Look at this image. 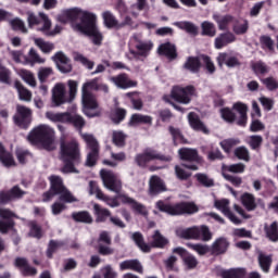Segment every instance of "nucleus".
Returning <instances> with one entry per match:
<instances>
[{
    "mask_svg": "<svg viewBox=\"0 0 278 278\" xmlns=\"http://www.w3.org/2000/svg\"><path fill=\"white\" fill-rule=\"evenodd\" d=\"M195 178L199 181V184H201L205 188H212V186H214V179L210 178L205 174H195Z\"/></svg>",
    "mask_w": 278,
    "mask_h": 278,
    "instance_id": "obj_64",
    "label": "nucleus"
},
{
    "mask_svg": "<svg viewBox=\"0 0 278 278\" xmlns=\"http://www.w3.org/2000/svg\"><path fill=\"white\" fill-rule=\"evenodd\" d=\"M232 30L238 36H242V34H247L249 31V21L247 20H239L232 27Z\"/></svg>",
    "mask_w": 278,
    "mask_h": 278,
    "instance_id": "obj_52",
    "label": "nucleus"
},
{
    "mask_svg": "<svg viewBox=\"0 0 278 278\" xmlns=\"http://www.w3.org/2000/svg\"><path fill=\"white\" fill-rule=\"evenodd\" d=\"M0 162L3 164L7 168H10V166H16V162L14 161V157L10 152H7L3 148V144L0 143Z\"/></svg>",
    "mask_w": 278,
    "mask_h": 278,
    "instance_id": "obj_35",
    "label": "nucleus"
},
{
    "mask_svg": "<svg viewBox=\"0 0 278 278\" xmlns=\"http://www.w3.org/2000/svg\"><path fill=\"white\" fill-rule=\"evenodd\" d=\"M45 62L46 60L42 59L34 48L29 50L27 60L28 64H31V66H34V64H45Z\"/></svg>",
    "mask_w": 278,
    "mask_h": 278,
    "instance_id": "obj_54",
    "label": "nucleus"
},
{
    "mask_svg": "<svg viewBox=\"0 0 278 278\" xmlns=\"http://www.w3.org/2000/svg\"><path fill=\"white\" fill-rule=\"evenodd\" d=\"M227 249H229V241L225 238H218L211 247L213 255H223V253H227Z\"/></svg>",
    "mask_w": 278,
    "mask_h": 278,
    "instance_id": "obj_26",
    "label": "nucleus"
},
{
    "mask_svg": "<svg viewBox=\"0 0 278 278\" xmlns=\"http://www.w3.org/2000/svg\"><path fill=\"white\" fill-rule=\"evenodd\" d=\"M214 206L216 210L222 212L224 216L230 219V223H233V225H242V220L233 215L231 212V208L229 207V200L228 199H222V200H215Z\"/></svg>",
    "mask_w": 278,
    "mask_h": 278,
    "instance_id": "obj_15",
    "label": "nucleus"
},
{
    "mask_svg": "<svg viewBox=\"0 0 278 278\" xmlns=\"http://www.w3.org/2000/svg\"><path fill=\"white\" fill-rule=\"evenodd\" d=\"M260 42L263 49H268V51H275V41L270 36H261Z\"/></svg>",
    "mask_w": 278,
    "mask_h": 278,
    "instance_id": "obj_63",
    "label": "nucleus"
},
{
    "mask_svg": "<svg viewBox=\"0 0 278 278\" xmlns=\"http://www.w3.org/2000/svg\"><path fill=\"white\" fill-rule=\"evenodd\" d=\"M72 218L76 223H92V215H90V213H88L87 211L74 212L72 213Z\"/></svg>",
    "mask_w": 278,
    "mask_h": 278,
    "instance_id": "obj_47",
    "label": "nucleus"
},
{
    "mask_svg": "<svg viewBox=\"0 0 278 278\" xmlns=\"http://www.w3.org/2000/svg\"><path fill=\"white\" fill-rule=\"evenodd\" d=\"M26 20L28 23V27H37V31H41L43 36H58L62 31V27L56 25L52 28L51 20L48 14L40 12L36 15L31 11L26 12Z\"/></svg>",
    "mask_w": 278,
    "mask_h": 278,
    "instance_id": "obj_7",
    "label": "nucleus"
},
{
    "mask_svg": "<svg viewBox=\"0 0 278 278\" xmlns=\"http://www.w3.org/2000/svg\"><path fill=\"white\" fill-rule=\"evenodd\" d=\"M168 131L174 140V144H187L188 141L184 138L181 130L179 128H175L173 126L168 127Z\"/></svg>",
    "mask_w": 278,
    "mask_h": 278,
    "instance_id": "obj_46",
    "label": "nucleus"
},
{
    "mask_svg": "<svg viewBox=\"0 0 278 278\" xmlns=\"http://www.w3.org/2000/svg\"><path fill=\"white\" fill-rule=\"evenodd\" d=\"M130 46L135 47L136 50L130 49L127 58L129 60H140V58H147L153 49V42L142 40L141 34H135L130 38Z\"/></svg>",
    "mask_w": 278,
    "mask_h": 278,
    "instance_id": "obj_9",
    "label": "nucleus"
},
{
    "mask_svg": "<svg viewBox=\"0 0 278 278\" xmlns=\"http://www.w3.org/2000/svg\"><path fill=\"white\" fill-rule=\"evenodd\" d=\"M217 62L219 66L226 64L228 68H236V66H240V61L237 56H233L229 53H219L217 56Z\"/></svg>",
    "mask_w": 278,
    "mask_h": 278,
    "instance_id": "obj_21",
    "label": "nucleus"
},
{
    "mask_svg": "<svg viewBox=\"0 0 278 278\" xmlns=\"http://www.w3.org/2000/svg\"><path fill=\"white\" fill-rule=\"evenodd\" d=\"M188 168L189 170H199V167L194 164L188 165V164H182V165H176L175 166V173L178 179H188V177H191L192 173L186 170Z\"/></svg>",
    "mask_w": 278,
    "mask_h": 278,
    "instance_id": "obj_27",
    "label": "nucleus"
},
{
    "mask_svg": "<svg viewBox=\"0 0 278 278\" xmlns=\"http://www.w3.org/2000/svg\"><path fill=\"white\" fill-rule=\"evenodd\" d=\"M168 244V239H166L162 233H160V230H156L154 235L152 236L151 244H149L150 249H164Z\"/></svg>",
    "mask_w": 278,
    "mask_h": 278,
    "instance_id": "obj_32",
    "label": "nucleus"
},
{
    "mask_svg": "<svg viewBox=\"0 0 278 278\" xmlns=\"http://www.w3.org/2000/svg\"><path fill=\"white\" fill-rule=\"evenodd\" d=\"M65 124L73 125L76 129H81L85 127L86 121L79 114L67 112V119L65 121Z\"/></svg>",
    "mask_w": 278,
    "mask_h": 278,
    "instance_id": "obj_31",
    "label": "nucleus"
},
{
    "mask_svg": "<svg viewBox=\"0 0 278 278\" xmlns=\"http://www.w3.org/2000/svg\"><path fill=\"white\" fill-rule=\"evenodd\" d=\"M247 270L243 268L228 269L222 271V278H244Z\"/></svg>",
    "mask_w": 278,
    "mask_h": 278,
    "instance_id": "obj_48",
    "label": "nucleus"
},
{
    "mask_svg": "<svg viewBox=\"0 0 278 278\" xmlns=\"http://www.w3.org/2000/svg\"><path fill=\"white\" fill-rule=\"evenodd\" d=\"M213 21H215L220 31H225V29H228L229 25L233 22V16L214 13Z\"/></svg>",
    "mask_w": 278,
    "mask_h": 278,
    "instance_id": "obj_23",
    "label": "nucleus"
},
{
    "mask_svg": "<svg viewBox=\"0 0 278 278\" xmlns=\"http://www.w3.org/2000/svg\"><path fill=\"white\" fill-rule=\"evenodd\" d=\"M119 270H134L135 273H143V267L138 260H126L119 263Z\"/></svg>",
    "mask_w": 278,
    "mask_h": 278,
    "instance_id": "obj_24",
    "label": "nucleus"
},
{
    "mask_svg": "<svg viewBox=\"0 0 278 278\" xmlns=\"http://www.w3.org/2000/svg\"><path fill=\"white\" fill-rule=\"evenodd\" d=\"M20 77L28 84L31 88H36V76H34V73L29 70H20L18 71Z\"/></svg>",
    "mask_w": 278,
    "mask_h": 278,
    "instance_id": "obj_45",
    "label": "nucleus"
},
{
    "mask_svg": "<svg viewBox=\"0 0 278 278\" xmlns=\"http://www.w3.org/2000/svg\"><path fill=\"white\" fill-rule=\"evenodd\" d=\"M202 36H208V38H214L216 36V25L210 21H204L201 23Z\"/></svg>",
    "mask_w": 278,
    "mask_h": 278,
    "instance_id": "obj_43",
    "label": "nucleus"
},
{
    "mask_svg": "<svg viewBox=\"0 0 278 278\" xmlns=\"http://www.w3.org/2000/svg\"><path fill=\"white\" fill-rule=\"evenodd\" d=\"M15 266L21 270L25 277H34L38 270L35 267L29 266V262L25 257L15 258Z\"/></svg>",
    "mask_w": 278,
    "mask_h": 278,
    "instance_id": "obj_18",
    "label": "nucleus"
},
{
    "mask_svg": "<svg viewBox=\"0 0 278 278\" xmlns=\"http://www.w3.org/2000/svg\"><path fill=\"white\" fill-rule=\"evenodd\" d=\"M184 67L187 71H190V73H199L201 68V61H199V58L189 56L186 63L184 64Z\"/></svg>",
    "mask_w": 278,
    "mask_h": 278,
    "instance_id": "obj_44",
    "label": "nucleus"
},
{
    "mask_svg": "<svg viewBox=\"0 0 278 278\" xmlns=\"http://www.w3.org/2000/svg\"><path fill=\"white\" fill-rule=\"evenodd\" d=\"M51 75H53L52 67H40L38 71V79L41 84H45V81H47Z\"/></svg>",
    "mask_w": 278,
    "mask_h": 278,
    "instance_id": "obj_62",
    "label": "nucleus"
},
{
    "mask_svg": "<svg viewBox=\"0 0 278 278\" xmlns=\"http://www.w3.org/2000/svg\"><path fill=\"white\" fill-rule=\"evenodd\" d=\"M27 140L33 147H40L46 151H55L58 147L55 143V129L47 124L35 127L28 134Z\"/></svg>",
    "mask_w": 278,
    "mask_h": 278,
    "instance_id": "obj_4",
    "label": "nucleus"
},
{
    "mask_svg": "<svg viewBox=\"0 0 278 278\" xmlns=\"http://www.w3.org/2000/svg\"><path fill=\"white\" fill-rule=\"evenodd\" d=\"M176 27L187 31V34H190L191 36H197L199 34V27L192 22H177Z\"/></svg>",
    "mask_w": 278,
    "mask_h": 278,
    "instance_id": "obj_39",
    "label": "nucleus"
},
{
    "mask_svg": "<svg viewBox=\"0 0 278 278\" xmlns=\"http://www.w3.org/2000/svg\"><path fill=\"white\" fill-rule=\"evenodd\" d=\"M150 194L155 197V194H160V192H166V185L164 181L160 179L157 176H152L150 178Z\"/></svg>",
    "mask_w": 278,
    "mask_h": 278,
    "instance_id": "obj_22",
    "label": "nucleus"
},
{
    "mask_svg": "<svg viewBox=\"0 0 278 278\" xmlns=\"http://www.w3.org/2000/svg\"><path fill=\"white\" fill-rule=\"evenodd\" d=\"M50 189L43 193L42 201L45 203L52 201L54 197H59L61 203H77V198L64 186V180L60 176H50Z\"/></svg>",
    "mask_w": 278,
    "mask_h": 278,
    "instance_id": "obj_5",
    "label": "nucleus"
},
{
    "mask_svg": "<svg viewBox=\"0 0 278 278\" xmlns=\"http://www.w3.org/2000/svg\"><path fill=\"white\" fill-rule=\"evenodd\" d=\"M152 160H160L161 162H170L173 157L166 156L155 152V150H146L143 153L136 156V163L138 166H147Z\"/></svg>",
    "mask_w": 278,
    "mask_h": 278,
    "instance_id": "obj_13",
    "label": "nucleus"
},
{
    "mask_svg": "<svg viewBox=\"0 0 278 278\" xmlns=\"http://www.w3.org/2000/svg\"><path fill=\"white\" fill-rule=\"evenodd\" d=\"M13 121L18 127L27 129L31 123V109L17 104L16 114L13 116Z\"/></svg>",
    "mask_w": 278,
    "mask_h": 278,
    "instance_id": "obj_12",
    "label": "nucleus"
},
{
    "mask_svg": "<svg viewBox=\"0 0 278 278\" xmlns=\"http://www.w3.org/2000/svg\"><path fill=\"white\" fill-rule=\"evenodd\" d=\"M34 42L42 53H51V51L55 49V45H53V42L46 41L42 38H34Z\"/></svg>",
    "mask_w": 278,
    "mask_h": 278,
    "instance_id": "obj_40",
    "label": "nucleus"
},
{
    "mask_svg": "<svg viewBox=\"0 0 278 278\" xmlns=\"http://www.w3.org/2000/svg\"><path fill=\"white\" fill-rule=\"evenodd\" d=\"M131 238L135 244H137V247L140 249V251H142L143 253H149L151 251V245L144 242V237H142V233L135 232L131 235Z\"/></svg>",
    "mask_w": 278,
    "mask_h": 278,
    "instance_id": "obj_38",
    "label": "nucleus"
},
{
    "mask_svg": "<svg viewBox=\"0 0 278 278\" xmlns=\"http://www.w3.org/2000/svg\"><path fill=\"white\" fill-rule=\"evenodd\" d=\"M60 160L64 163L61 172L65 175L68 173H79L75 165L81 162V149L79 142L75 139L66 141L61 139L60 141Z\"/></svg>",
    "mask_w": 278,
    "mask_h": 278,
    "instance_id": "obj_3",
    "label": "nucleus"
},
{
    "mask_svg": "<svg viewBox=\"0 0 278 278\" xmlns=\"http://www.w3.org/2000/svg\"><path fill=\"white\" fill-rule=\"evenodd\" d=\"M178 153L180 160H185L186 162H199V152L194 149L181 148Z\"/></svg>",
    "mask_w": 278,
    "mask_h": 278,
    "instance_id": "obj_29",
    "label": "nucleus"
},
{
    "mask_svg": "<svg viewBox=\"0 0 278 278\" xmlns=\"http://www.w3.org/2000/svg\"><path fill=\"white\" fill-rule=\"evenodd\" d=\"M100 176L104 188L110 190V192H115V194H117V199L124 203V205H130L131 210L137 212V214H142L143 216L147 215V207H144V205L138 203L134 198L125 193H121V190H123V181L118 179V176L114 174V172L110 169H102L100 172Z\"/></svg>",
    "mask_w": 278,
    "mask_h": 278,
    "instance_id": "obj_2",
    "label": "nucleus"
},
{
    "mask_svg": "<svg viewBox=\"0 0 278 278\" xmlns=\"http://www.w3.org/2000/svg\"><path fill=\"white\" fill-rule=\"evenodd\" d=\"M153 123V117L142 114H132L129 121V125H151Z\"/></svg>",
    "mask_w": 278,
    "mask_h": 278,
    "instance_id": "obj_36",
    "label": "nucleus"
},
{
    "mask_svg": "<svg viewBox=\"0 0 278 278\" xmlns=\"http://www.w3.org/2000/svg\"><path fill=\"white\" fill-rule=\"evenodd\" d=\"M222 168L224 173L228 172V173L241 174V173H244L247 165H244L243 163H237L232 165H223Z\"/></svg>",
    "mask_w": 278,
    "mask_h": 278,
    "instance_id": "obj_56",
    "label": "nucleus"
},
{
    "mask_svg": "<svg viewBox=\"0 0 278 278\" xmlns=\"http://www.w3.org/2000/svg\"><path fill=\"white\" fill-rule=\"evenodd\" d=\"M156 208L160 212L169 214V216H181L182 214H197L199 212V206L194 202H181L178 204H168L164 201L156 202Z\"/></svg>",
    "mask_w": 278,
    "mask_h": 278,
    "instance_id": "obj_8",
    "label": "nucleus"
},
{
    "mask_svg": "<svg viewBox=\"0 0 278 278\" xmlns=\"http://www.w3.org/2000/svg\"><path fill=\"white\" fill-rule=\"evenodd\" d=\"M231 42H236V35H233V33L227 31L219 34L215 38V49H223L224 47H227V45H231Z\"/></svg>",
    "mask_w": 278,
    "mask_h": 278,
    "instance_id": "obj_20",
    "label": "nucleus"
},
{
    "mask_svg": "<svg viewBox=\"0 0 278 278\" xmlns=\"http://www.w3.org/2000/svg\"><path fill=\"white\" fill-rule=\"evenodd\" d=\"M125 116H127V110L121 109V108H115L111 111V121L113 123H122V121H125Z\"/></svg>",
    "mask_w": 278,
    "mask_h": 278,
    "instance_id": "obj_49",
    "label": "nucleus"
},
{
    "mask_svg": "<svg viewBox=\"0 0 278 278\" xmlns=\"http://www.w3.org/2000/svg\"><path fill=\"white\" fill-rule=\"evenodd\" d=\"M102 18L104 21L105 27H108L109 29H112L114 27H121V25L118 24V20H116L114 14H112V12L110 11H104L102 13Z\"/></svg>",
    "mask_w": 278,
    "mask_h": 278,
    "instance_id": "obj_41",
    "label": "nucleus"
},
{
    "mask_svg": "<svg viewBox=\"0 0 278 278\" xmlns=\"http://www.w3.org/2000/svg\"><path fill=\"white\" fill-rule=\"evenodd\" d=\"M176 236L178 238H184L185 240H199V226L178 228L176 230Z\"/></svg>",
    "mask_w": 278,
    "mask_h": 278,
    "instance_id": "obj_19",
    "label": "nucleus"
},
{
    "mask_svg": "<svg viewBox=\"0 0 278 278\" xmlns=\"http://www.w3.org/2000/svg\"><path fill=\"white\" fill-rule=\"evenodd\" d=\"M25 194V191L21 190L18 186L13 187L10 191L0 192V205H5L14 199H21Z\"/></svg>",
    "mask_w": 278,
    "mask_h": 278,
    "instance_id": "obj_17",
    "label": "nucleus"
},
{
    "mask_svg": "<svg viewBox=\"0 0 278 278\" xmlns=\"http://www.w3.org/2000/svg\"><path fill=\"white\" fill-rule=\"evenodd\" d=\"M198 240H202L203 242H210L212 240V231H210L207 226H198Z\"/></svg>",
    "mask_w": 278,
    "mask_h": 278,
    "instance_id": "obj_53",
    "label": "nucleus"
},
{
    "mask_svg": "<svg viewBox=\"0 0 278 278\" xmlns=\"http://www.w3.org/2000/svg\"><path fill=\"white\" fill-rule=\"evenodd\" d=\"M241 203L248 212H254V210H257V202L255 201V195H253V193H243L241 195Z\"/></svg>",
    "mask_w": 278,
    "mask_h": 278,
    "instance_id": "obj_28",
    "label": "nucleus"
},
{
    "mask_svg": "<svg viewBox=\"0 0 278 278\" xmlns=\"http://www.w3.org/2000/svg\"><path fill=\"white\" fill-rule=\"evenodd\" d=\"M160 55H165L169 60H175L177 58V50L173 43H163L157 49Z\"/></svg>",
    "mask_w": 278,
    "mask_h": 278,
    "instance_id": "obj_30",
    "label": "nucleus"
},
{
    "mask_svg": "<svg viewBox=\"0 0 278 278\" xmlns=\"http://www.w3.org/2000/svg\"><path fill=\"white\" fill-rule=\"evenodd\" d=\"M262 142H264V138L260 135H252L248 139V144L253 149V151L260 149V147H262Z\"/></svg>",
    "mask_w": 278,
    "mask_h": 278,
    "instance_id": "obj_61",
    "label": "nucleus"
},
{
    "mask_svg": "<svg viewBox=\"0 0 278 278\" xmlns=\"http://www.w3.org/2000/svg\"><path fill=\"white\" fill-rule=\"evenodd\" d=\"M59 21L61 23H75L80 21L79 23L73 24V29L79 34H84V36H89L93 45H101L103 35L101 31H99V27H97L96 13H92L88 10H83L80 8H72L64 10L59 15Z\"/></svg>",
    "mask_w": 278,
    "mask_h": 278,
    "instance_id": "obj_1",
    "label": "nucleus"
},
{
    "mask_svg": "<svg viewBox=\"0 0 278 278\" xmlns=\"http://www.w3.org/2000/svg\"><path fill=\"white\" fill-rule=\"evenodd\" d=\"M188 119H189L190 127H192L194 131H202L203 134L210 132V130H207V127H205V124L201 122V119L199 118V115H197L195 113H192V112L189 113Z\"/></svg>",
    "mask_w": 278,
    "mask_h": 278,
    "instance_id": "obj_25",
    "label": "nucleus"
},
{
    "mask_svg": "<svg viewBox=\"0 0 278 278\" xmlns=\"http://www.w3.org/2000/svg\"><path fill=\"white\" fill-rule=\"evenodd\" d=\"M46 118L51 121V123H66L68 119V112L64 113H54L51 111L46 112Z\"/></svg>",
    "mask_w": 278,
    "mask_h": 278,
    "instance_id": "obj_42",
    "label": "nucleus"
},
{
    "mask_svg": "<svg viewBox=\"0 0 278 278\" xmlns=\"http://www.w3.org/2000/svg\"><path fill=\"white\" fill-rule=\"evenodd\" d=\"M89 194L90 197L96 195V199H101L103 197V191L99 188V185L94 180L89 181Z\"/></svg>",
    "mask_w": 278,
    "mask_h": 278,
    "instance_id": "obj_60",
    "label": "nucleus"
},
{
    "mask_svg": "<svg viewBox=\"0 0 278 278\" xmlns=\"http://www.w3.org/2000/svg\"><path fill=\"white\" fill-rule=\"evenodd\" d=\"M233 110L240 114L239 119L237 121V125L240 127H244L247 125V104L242 102H237L233 104Z\"/></svg>",
    "mask_w": 278,
    "mask_h": 278,
    "instance_id": "obj_33",
    "label": "nucleus"
},
{
    "mask_svg": "<svg viewBox=\"0 0 278 278\" xmlns=\"http://www.w3.org/2000/svg\"><path fill=\"white\" fill-rule=\"evenodd\" d=\"M14 88L18 92V97L21 101L29 102L31 101V91H29L23 84L18 80H15Z\"/></svg>",
    "mask_w": 278,
    "mask_h": 278,
    "instance_id": "obj_37",
    "label": "nucleus"
},
{
    "mask_svg": "<svg viewBox=\"0 0 278 278\" xmlns=\"http://www.w3.org/2000/svg\"><path fill=\"white\" fill-rule=\"evenodd\" d=\"M93 211L97 216V223H105L108 218H111L112 213L108 208L101 207L99 204H93Z\"/></svg>",
    "mask_w": 278,
    "mask_h": 278,
    "instance_id": "obj_34",
    "label": "nucleus"
},
{
    "mask_svg": "<svg viewBox=\"0 0 278 278\" xmlns=\"http://www.w3.org/2000/svg\"><path fill=\"white\" fill-rule=\"evenodd\" d=\"M265 231H266L267 238H269V240H271V242H277V240H278L277 222H274L269 227L265 226Z\"/></svg>",
    "mask_w": 278,
    "mask_h": 278,
    "instance_id": "obj_55",
    "label": "nucleus"
},
{
    "mask_svg": "<svg viewBox=\"0 0 278 278\" xmlns=\"http://www.w3.org/2000/svg\"><path fill=\"white\" fill-rule=\"evenodd\" d=\"M127 139V135L121 130H114L112 135V140L115 147L123 149L125 147V140Z\"/></svg>",
    "mask_w": 278,
    "mask_h": 278,
    "instance_id": "obj_51",
    "label": "nucleus"
},
{
    "mask_svg": "<svg viewBox=\"0 0 278 278\" xmlns=\"http://www.w3.org/2000/svg\"><path fill=\"white\" fill-rule=\"evenodd\" d=\"M97 78L92 79L83 85V112L89 118H94V116L101 115V109H99V102L97 98L90 92V90H99V84Z\"/></svg>",
    "mask_w": 278,
    "mask_h": 278,
    "instance_id": "obj_6",
    "label": "nucleus"
},
{
    "mask_svg": "<svg viewBox=\"0 0 278 278\" xmlns=\"http://www.w3.org/2000/svg\"><path fill=\"white\" fill-rule=\"evenodd\" d=\"M68 101H71V98L66 93V85L64 83H56L52 88V103L60 108V105H64Z\"/></svg>",
    "mask_w": 278,
    "mask_h": 278,
    "instance_id": "obj_14",
    "label": "nucleus"
},
{
    "mask_svg": "<svg viewBox=\"0 0 278 278\" xmlns=\"http://www.w3.org/2000/svg\"><path fill=\"white\" fill-rule=\"evenodd\" d=\"M110 81L114 84L117 88L122 90H127L129 88H136L138 81L131 80L127 74H119L110 78Z\"/></svg>",
    "mask_w": 278,
    "mask_h": 278,
    "instance_id": "obj_16",
    "label": "nucleus"
},
{
    "mask_svg": "<svg viewBox=\"0 0 278 278\" xmlns=\"http://www.w3.org/2000/svg\"><path fill=\"white\" fill-rule=\"evenodd\" d=\"M28 227H29L28 236H30V238H37L38 240L42 238V229L40 228V226H38L36 222H29Z\"/></svg>",
    "mask_w": 278,
    "mask_h": 278,
    "instance_id": "obj_57",
    "label": "nucleus"
},
{
    "mask_svg": "<svg viewBox=\"0 0 278 278\" xmlns=\"http://www.w3.org/2000/svg\"><path fill=\"white\" fill-rule=\"evenodd\" d=\"M258 263L264 273L270 270V264H273V256L266 255L264 253L258 254Z\"/></svg>",
    "mask_w": 278,
    "mask_h": 278,
    "instance_id": "obj_50",
    "label": "nucleus"
},
{
    "mask_svg": "<svg viewBox=\"0 0 278 278\" xmlns=\"http://www.w3.org/2000/svg\"><path fill=\"white\" fill-rule=\"evenodd\" d=\"M235 155L238 157V160H243V162H249L251 160L249 149H247L244 146L236 148Z\"/></svg>",
    "mask_w": 278,
    "mask_h": 278,
    "instance_id": "obj_58",
    "label": "nucleus"
},
{
    "mask_svg": "<svg viewBox=\"0 0 278 278\" xmlns=\"http://www.w3.org/2000/svg\"><path fill=\"white\" fill-rule=\"evenodd\" d=\"M170 97L178 103H184L185 105H188V103H190V101L192 100V97H194V87H174L172 89Z\"/></svg>",
    "mask_w": 278,
    "mask_h": 278,
    "instance_id": "obj_11",
    "label": "nucleus"
},
{
    "mask_svg": "<svg viewBox=\"0 0 278 278\" xmlns=\"http://www.w3.org/2000/svg\"><path fill=\"white\" fill-rule=\"evenodd\" d=\"M81 138L85 140L87 150L89 151L87 154L86 166H94L99 157V141H97V138L90 134H81Z\"/></svg>",
    "mask_w": 278,
    "mask_h": 278,
    "instance_id": "obj_10",
    "label": "nucleus"
},
{
    "mask_svg": "<svg viewBox=\"0 0 278 278\" xmlns=\"http://www.w3.org/2000/svg\"><path fill=\"white\" fill-rule=\"evenodd\" d=\"M187 247L191 249L192 251H195L198 255H206V253H210V247L201 243H188Z\"/></svg>",
    "mask_w": 278,
    "mask_h": 278,
    "instance_id": "obj_59",
    "label": "nucleus"
}]
</instances>
